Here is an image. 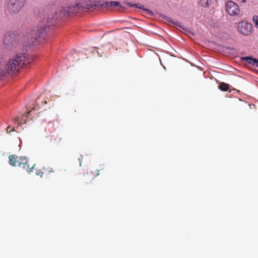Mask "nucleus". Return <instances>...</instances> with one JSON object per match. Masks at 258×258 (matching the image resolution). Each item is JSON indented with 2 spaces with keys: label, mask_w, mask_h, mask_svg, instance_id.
<instances>
[{
  "label": "nucleus",
  "mask_w": 258,
  "mask_h": 258,
  "mask_svg": "<svg viewBox=\"0 0 258 258\" xmlns=\"http://www.w3.org/2000/svg\"><path fill=\"white\" fill-rule=\"evenodd\" d=\"M30 63L28 55L18 53L9 58H0V80L9 75L14 74L24 66Z\"/></svg>",
  "instance_id": "nucleus-2"
},
{
  "label": "nucleus",
  "mask_w": 258,
  "mask_h": 258,
  "mask_svg": "<svg viewBox=\"0 0 258 258\" xmlns=\"http://www.w3.org/2000/svg\"><path fill=\"white\" fill-rule=\"evenodd\" d=\"M25 0H7L5 7L7 15H13L17 14L25 5Z\"/></svg>",
  "instance_id": "nucleus-3"
},
{
  "label": "nucleus",
  "mask_w": 258,
  "mask_h": 258,
  "mask_svg": "<svg viewBox=\"0 0 258 258\" xmlns=\"http://www.w3.org/2000/svg\"><path fill=\"white\" fill-rule=\"evenodd\" d=\"M14 121L15 122H18V123H20L19 122V117H16L14 119Z\"/></svg>",
  "instance_id": "nucleus-17"
},
{
  "label": "nucleus",
  "mask_w": 258,
  "mask_h": 258,
  "mask_svg": "<svg viewBox=\"0 0 258 258\" xmlns=\"http://www.w3.org/2000/svg\"><path fill=\"white\" fill-rule=\"evenodd\" d=\"M78 3L81 10L85 9H90L93 7L100 5V3L97 0H81Z\"/></svg>",
  "instance_id": "nucleus-7"
},
{
  "label": "nucleus",
  "mask_w": 258,
  "mask_h": 258,
  "mask_svg": "<svg viewBox=\"0 0 258 258\" xmlns=\"http://www.w3.org/2000/svg\"><path fill=\"white\" fill-rule=\"evenodd\" d=\"M243 59L249 64H251L253 66L258 67V59L256 58H253L252 57H244Z\"/></svg>",
  "instance_id": "nucleus-8"
},
{
  "label": "nucleus",
  "mask_w": 258,
  "mask_h": 258,
  "mask_svg": "<svg viewBox=\"0 0 258 258\" xmlns=\"http://www.w3.org/2000/svg\"><path fill=\"white\" fill-rule=\"evenodd\" d=\"M252 22L256 28H258V16L254 15L252 17Z\"/></svg>",
  "instance_id": "nucleus-14"
},
{
  "label": "nucleus",
  "mask_w": 258,
  "mask_h": 258,
  "mask_svg": "<svg viewBox=\"0 0 258 258\" xmlns=\"http://www.w3.org/2000/svg\"><path fill=\"white\" fill-rule=\"evenodd\" d=\"M12 34L6 35L4 39V42L5 44H8L10 41L12 40Z\"/></svg>",
  "instance_id": "nucleus-13"
},
{
  "label": "nucleus",
  "mask_w": 258,
  "mask_h": 258,
  "mask_svg": "<svg viewBox=\"0 0 258 258\" xmlns=\"http://www.w3.org/2000/svg\"><path fill=\"white\" fill-rule=\"evenodd\" d=\"M36 174L40 175L41 177V176H42L43 172H37Z\"/></svg>",
  "instance_id": "nucleus-18"
},
{
  "label": "nucleus",
  "mask_w": 258,
  "mask_h": 258,
  "mask_svg": "<svg viewBox=\"0 0 258 258\" xmlns=\"http://www.w3.org/2000/svg\"><path fill=\"white\" fill-rule=\"evenodd\" d=\"M237 30L241 34L248 36L252 33L253 26L251 23L241 21L238 24Z\"/></svg>",
  "instance_id": "nucleus-5"
},
{
  "label": "nucleus",
  "mask_w": 258,
  "mask_h": 258,
  "mask_svg": "<svg viewBox=\"0 0 258 258\" xmlns=\"http://www.w3.org/2000/svg\"><path fill=\"white\" fill-rule=\"evenodd\" d=\"M48 173H50V172H54V171L52 169L50 170H48Z\"/></svg>",
  "instance_id": "nucleus-21"
},
{
  "label": "nucleus",
  "mask_w": 258,
  "mask_h": 258,
  "mask_svg": "<svg viewBox=\"0 0 258 258\" xmlns=\"http://www.w3.org/2000/svg\"><path fill=\"white\" fill-rule=\"evenodd\" d=\"M229 85L225 83H222L219 86V89L223 91H227L229 89Z\"/></svg>",
  "instance_id": "nucleus-11"
},
{
  "label": "nucleus",
  "mask_w": 258,
  "mask_h": 258,
  "mask_svg": "<svg viewBox=\"0 0 258 258\" xmlns=\"http://www.w3.org/2000/svg\"><path fill=\"white\" fill-rule=\"evenodd\" d=\"M80 11L81 10L78 3L71 6L67 5L58 8L55 15L43 20L42 22V24L44 25L42 27V26H40L39 29L35 28L29 30L27 34L28 39H30L32 42H34L37 40L43 32L47 31V26H49L48 24L51 20L62 16H69L71 15L76 14Z\"/></svg>",
  "instance_id": "nucleus-1"
},
{
  "label": "nucleus",
  "mask_w": 258,
  "mask_h": 258,
  "mask_svg": "<svg viewBox=\"0 0 258 258\" xmlns=\"http://www.w3.org/2000/svg\"><path fill=\"white\" fill-rule=\"evenodd\" d=\"M126 4L127 6H128L131 7L139 8L140 9H142V10H145V11L148 12L149 13H151V12L149 9H145L143 5H138L137 4H132L131 3H128V2H126Z\"/></svg>",
  "instance_id": "nucleus-9"
},
{
  "label": "nucleus",
  "mask_w": 258,
  "mask_h": 258,
  "mask_svg": "<svg viewBox=\"0 0 258 258\" xmlns=\"http://www.w3.org/2000/svg\"><path fill=\"white\" fill-rule=\"evenodd\" d=\"M226 11L231 16H237L240 14L239 6L234 2L229 1L226 4Z\"/></svg>",
  "instance_id": "nucleus-6"
},
{
  "label": "nucleus",
  "mask_w": 258,
  "mask_h": 258,
  "mask_svg": "<svg viewBox=\"0 0 258 258\" xmlns=\"http://www.w3.org/2000/svg\"><path fill=\"white\" fill-rule=\"evenodd\" d=\"M35 108H36V107L33 108H32V109L31 110H30V111H28V112H27V114H28V115H30V112H31L32 110H34V109H35Z\"/></svg>",
  "instance_id": "nucleus-19"
},
{
  "label": "nucleus",
  "mask_w": 258,
  "mask_h": 258,
  "mask_svg": "<svg viewBox=\"0 0 258 258\" xmlns=\"http://www.w3.org/2000/svg\"><path fill=\"white\" fill-rule=\"evenodd\" d=\"M14 128H12L10 126H8L7 128L6 131L8 133H10L12 131H14Z\"/></svg>",
  "instance_id": "nucleus-15"
},
{
  "label": "nucleus",
  "mask_w": 258,
  "mask_h": 258,
  "mask_svg": "<svg viewBox=\"0 0 258 258\" xmlns=\"http://www.w3.org/2000/svg\"><path fill=\"white\" fill-rule=\"evenodd\" d=\"M97 175H99V171L97 170Z\"/></svg>",
  "instance_id": "nucleus-22"
},
{
  "label": "nucleus",
  "mask_w": 258,
  "mask_h": 258,
  "mask_svg": "<svg viewBox=\"0 0 258 258\" xmlns=\"http://www.w3.org/2000/svg\"><path fill=\"white\" fill-rule=\"evenodd\" d=\"M105 7L107 8H115L117 7H120V4L117 2H110L109 3H105Z\"/></svg>",
  "instance_id": "nucleus-10"
},
{
  "label": "nucleus",
  "mask_w": 258,
  "mask_h": 258,
  "mask_svg": "<svg viewBox=\"0 0 258 258\" xmlns=\"http://www.w3.org/2000/svg\"><path fill=\"white\" fill-rule=\"evenodd\" d=\"M198 4L203 7H207L209 6V0H199Z\"/></svg>",
  "instance_id": "nucleus-12"
},
{
  "label": "nucleus",
  "mask_w": 258,
  "mask_h": 258,
  "mask_svg": "<svg viewBox=\"0 0 258 258\" xmlns=\"http://www.w3.org/2000/svg\"><path fill=\"white\" fill-rule=\"evenodd\" d=\"M239 4H245L247 2V0H236Z\"/></svg>",
  "instance_id": "nucleus-16"
},
{
  "label": "nucleus",
  "mask_w": 258,
  "mask_h": 258,
  "mask_svg": "<svg viewBox=\"0 0 258 258\" xmlns=\"http://www.w3.org/2000/svg\"><path fill=\"white\" fill-rule=\"evenodd\" d=\"M79 160L80 166H81V165H82V159H79Z\"/></svg>",
  "instance_id": "nucleus-20"
},
{
  "label": "nucleus",
  "mask_w": 258,
  "mask_h": 258,
  "mask_svg": "<svg viewBox=\"0 0 258 258\" xmlns=\"http://www.w3.org/2000/svg\"><path fill=\"white\" fill-rule=\"evenodd\" d=\"M9 164L13 166H18L22 167L28 172H30L34 168V165L30 167L27 159L22 157L16 156L11 155L9 157Z\"/></svg>",
  "instance_id": "nucleus-4"
}]
</instances>
